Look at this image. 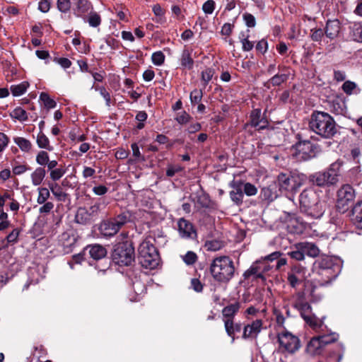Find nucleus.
Wrapping results in <instances>:
<instances>
[{
    "mask_svg": "<svg viewBox=\"0 0 362 362\" xmlns=\"http://www.w3.org/2000/svg\"><path fill=\"white\" fill-rule=\"evenodd\" d=\"M343 161L337 160L332 163L325 171L316 172L308 177L298 170H285L277 176L280 189L287 192H296L308 180V182L317 187H330L339 182L340 170Z\"/></svg>",
    "mask_w": 362,
    "mask_h": 362,
    "instance_id": "f257e3e1",
    "label": "nucleus"
},
{
    "mask_svg": "<svg viewBox=\"0 0 362 362\" xmlns=\"http://www.w3.org/2000/svg\"><path fill=\"white\" fill-rule=\"evenodd\" d=\"M312 274L321 286H325L335 279L339 274V266L332 257L321 256L313 264Z\"/></svg>",
    "mask_w": 362,
    "mask_h": 362,
    "instance_id": "f03ea898",
    "label": "nucleus"
},
{
    "mask_svg": "<svg viewBox=\"0 0 362 362\" xmlns=\"http://www.w3.org/2000/svg\"><path fill=\"white\" fill-rule=\"evenodd\" d=\"M309 127L324 139H332L337 133L334 119L328 113L324 112L314 111L312 113Z\"/></svg>",
    "mask_w": 362,
    "mask_h": 362,
    "instance_id": "7ed1b4c3",
    "label": "nucleus"
},
{
    "mask_svg": "<svg viewBox=\"0 0 362 362\" xmlns=\"http://www.w3.org/2000/svg\"><path fill=\"white\" fill-rule=\"evenodd\" d=\"M155 239L144 240L138 248V261L145 269H154L160 264V258L157 248L154 246Z\"/></svg>",
    "mask_w": 362,
    "mask_h": 362,
    "instance_id": "20e7f679",
    "label": "nucleus"
},
{
    "mask_svg": "<svg viewBox=\"0 0 362 362\" xmlns=\"http://www.w3.org/2000/svg\"><path fill=\"white\" fill-rule=\"evenodd\" d=\"M210 272L215 281L227 283L234 275L233 262L228 256L218 257L212 261L210 265Z\"/></svg>",
    "mask_w": 362,
    "mask_h": 362,
    "instance_id": "39448f33",
    "label": "nucleus"
},
{
    "mask_svg": "<svg viewBox=\"0 0 362 362\" xmlns=\"http://www.w3.org/2000/svg\"><path fill=\"white\" fill-rule=\"evenodd\" d=\"M139 218L137 214L125 211L113 218L102 221L99 226V230L103 236L112 237L117 234L124 224L133 222Z\"/></svg>",
    "mask_w": 362,
    "mask_h": 362,
    "instance_id": "423d86ee",
    "label": "nucleus"
},
{
    "mask_svg": "<svg viewBox=\"0 0 362 362\" xmlns=\"http://www.w3.org/2000/svg\"><path fill=\"white\" fill-rule=\"evenodd\" d=\"M112 262L121 267H128L134 262L135 252L131 241H124L115 245L111 253Z\"/></svg>",
    "mask_w": 362,
    "mask_h": 362,
    "instance_id": "0eeeda50",
    "label": "nucleus"
},
{
    "mask_svg": "<svg viewBox=\"0 0 362 362\" xmlns=\"http://www.w3.org/2000/svg\"><path fill=\"white\" fill-rule=\"evenodd\" d=\"M230 187L233 189L230 192V197L233 202H243L244 194L248 197L256 195L257 188L250 182H245L242 180H233L230 183Z\"/></svg>",
    "mask_w": 362,
    "mask_h": 362,
    "instance_id": "6e6552de",
    "label": "nucleus"
},
{
    "mask_svg": "<svg viewBox=\"0 0 362 362\" xmlns=\"http://www.w3.org/2000/svg\"><path fill=\"white\" fill-rule=\"evenodd\" d=\"M298 142L296 148L300 153H302V158L309 160L316 156L319 152V146L311 143L308 139L303 138L302 134L296 135Z\"/></svg>",
    "mask_w": 362,
    "mask_h": 362,
    "instance_id": "1a4fd4ad",
    "label": "nucleus"
},
{
    "mask_svg": "<svg viewBox=\"0 0 362 362\" xmlns=\"http://www.w3.org/2000/svg\"><path fill=\"white\" fill-rule=\"evenodd\" d=\"M278 341L280 346L289 353H294L300 347L299 339L288 331L278 334Z\"/></svg>",
    "mask_w": 362,
    "mask_h": 362,
    "instance_id": "9d476101",
    "label": "nucleus"
},
{
    "mask_svg": "<svg viewBox=\"0 0 362 362\" xmlns=\"http://www.w3.org/2000/svg\"><path fill=\"white\" fill-rule=\"evenodd\" d=\"M98 205H83L80 206L76 212L75 218L77 223L86 224L93 220L99 213Z\"/></svg>",
    "mask_w": 362,
    "mask_h": 362,
    "instance_id": "9b49d317",
    "label": "nucleus"
},
{
    "mask_svg": "<svg viewBox=\"0 0 362 362\" xmlns=\"http://www.w3.org/2000/svg\"><path fill=\"white\" fill-rule=\"evenodd\" d=\"M59 241L64 247V252L69 253L76 242V237L72 229H69L59 236Z\"/></svg>",
    "mask_w": 362,
    "mask_h": 362,
    "instance_id": "f8f14e48",
    "label": "nucleus"
},
{
    "mask_svg": "<svg viewBox=\"0 0 362 362\" xmlns=\"http://www.w3.org/2000/svg\"><path fill=\"white\" fill-rule=\"evenodd\" d=\"M74 14L78 18L86 19V14L93 9V5L88 0H73Z\"/></svg>",
    "mask_w": 362,
    "mask_h": 362,
    "instance_id": "ddd939ff",
    "label": "nucleus"
},
{
    "mask_svg": "<svg viewBox=\"0 0 362 362\" xmlns=\"http://www.w3.org/2000/svg\"><path fill=\"white\" fill-rule=\"evenodd\" d=\"M178 230L183 238L194 239L197 236L193 225L184 218H180L178 221Z\"/></svg>",
    "mask_w": 362,
    "mask_h": 362,
    "instance_id": "4468645a",
    "label": "nucleus"
},
{
    "mask_svg": "<svg viewBox=\"0 0 362 362\" xmlns=\"http://www.w3.org/2000/svg\"><path fill=\"white\" fill-rule=\"evenodd\" d=\"M325 37L330 40L337 38L341 30V23L338 19L328 20L324 29Z\"/></svg>",
    "mask_w": 362,
    "mask_h": 362,
    "instance_id": "2eb2a0df",
    "label": "nucleus"
},
{
    "mask_svg": "<svg viewBox=\"0 0 362 362\" xmlns=\"http://www.w3.org/2000/svg\"><path fill=\"white\" fill-rule=\"evenodd\" d=\"M86 252L95 260L101 259L107 255L106 248L99 244L87 245L83 250V254Z\"/></svg>",
    "mask_w": 362,
    "mask_h": 362,
    "instance_id": "dca6fc26",
    "label": "nucleus"
},
{
    "mask_svg": "<svg viewBox=\"0 0 362 362\" xmlns=\"http://www.w3.org/2000/svg\"><path fill=\"white\" fill-rule=\"evenodd\" d=\"M262 320L257 319L253 321L251 324L245 325L243 328V338L247 339L253 336H257L262 329Z\"/></svg>",
    "mask_w": 362,
    "mask_h": 362,
    "instance_id": "f3484780",
    "label": "nucleus"
},
{
    "mask_svg": "<svg viewBox=\"0 0 362 362\" xmlns=\"http://www.w3.org/2000/svg\"><path fill=\"white\" fill-rule=\"evenodd\" d=\"M355 197V192L350 185H343L337 192V200L339 202H352Z\"/></svg>",
    "mask_w": 362,
    "mask_h": 362,
    "instance_id": "a211bd4d",
    "label": "nucleus"
},
{
    "mask_svg": "<svg viewBox=\"0 0 362 362\" xmlns=\"http://www.w3.org/2000/svg\"><path fill=\"white\" fill-rule=\"evenodd\" d=\"M325 350L318 337H313L306 346L307 353L311 356L320 355L323 354Z\"/></svg>",
    "mask_w": 362,
    "mask_h": 362,
    "instance_id": "6ab92c4d",
    "label": "nucleus"
},
{
    "mask_svg": "<svg viewBox=\"0 0 362 362\" xmlns=\"http://www.w3.org/2000/svg\"><path fill=\"white\" fill-rule=\"evenodd\" d=\"M259 264V262H257V260L254 262L250 267L244 272V279H252V280L260 279L262 281H264L266 280V277L264 275L261 274Z\"/></svg>",
    "mask_w": 362,
    "mask_h": 362,
    "instance_id": "aec40b11",
    "label": "nucleus"
},
{
    "mask_svg": "<svg viewBox=\"0 0 362 362\" xmlns=\"http://www.w3.org/2000/svg\"><path fill=\"white\" fill-rule=\"evenodd\" d=\"M226 332L228 337H231L232 342L235 341V334L240 332L242 324L240 322L235 323L233 320H223Z\"/></svg>",
    "mask_w": 362,
    "mask_h": 362,
    "instance_id": "412c9836",
    "label": "nucleus"
},
{
    "mask_svg": "<svg viewBox=\"0 0 362 362\" xmlns=\"http://www.w3.org/2000/svg\"><path fill=\"white\" fill-rule=\"evenodd\" d=\"M299 211L313 218H318L322 215V211L318 209V205H299Z\"/></svg>",
    "mask_w": 362,
    "mask_h": 362,
    "instance_id": "4be33fe9",
    "label": "nucleus"
},
{
    "mask_svg": "<svg viewBox=\"0 0 362 362\" xmlns=\"http://www.w3.org/2000/svg\"><path fill=\"white\" fill-rule=\"evenodd\" d=\"M278 197V193L275 186H269L263 187L261 190L259 197L262 201L272 202Z\"/></svg>",
    "mask_w": 362,
    "mask_h": 362,
    "instance_id": "5701e85b",
    "label": "nucleus"
},
{
    "mask_svg": "<svg viewBox=\"0 0 362 362\" xmlns=\"http://www.w3.org/2000/svg\"><path fill=\"white\" fill-rule=\"evenodd\" d=\"M240 307V303L238 301L224 307L222 310V315L225 318L224 320H233L236 313L239 311Z\"/></svg>",
    "mask_w": 362,
    "mask_h": 362,
    "instance_id": "b1692460",
    "label": "nucleus"
},
{
    "mask_svg": "<svg viewBox=\"0 0 362 362\" xmlns=\"http://www.w3.org/2000/svg\"><path fill=\"white\" fill-rule=\"evenodd\" d=\"M298 248H300L304 255L311 257H316L320 253L319 248L312 243L304 242L298 243Z\"/></svg>",
    "mask_w": 362,
    "mask_h": 362,
    "instance_id": "393cba45",
    "label": "nucleus"
},
{
    "mask_svg": "<svg viewBox=\"0 0 362 362\" xmlns=\"http://www.w3.org/2000/svg\"><path fill=\"white\" fill-rule=\"evenodd\" d=\"M288 77L289 73L276 74L264 83V86L267 88H270V84H272V86H279L286 82Z\"/></svg>",
    "mask_w": 362,
    "mask_h": 362,
    "instance_id": "a878e982",
    "label": "nucleus"
},
{
    "mask_svg": "<svg viewBox=\"0 0 362 362\" xmlns=\"http://www.w3.org/2000/svg\"><path fill=\"white\" fill-rule=\"evenodd\" d=\"M349 37L354 41L362 42L361 23H354L349 26Z\"/></svg>",
    "mask_w": 362,
    "mask_h": 362,
    "instance_id": "bb28decb",
    "label": "nucleus"
},
{
    "mask_svg": "<svg viewBox=\"0 0 362 362\" xmlns=\"http://www.w3.org/2000/svg\"><path fill=\"white\" fill-rule=\"evenodd\" d=\"M46 175V171L44 168L38 167L31 174V179L33 185L35 186L40 185L44 180Z\"/></svg>",
    "mask_w": 362,
    "mask_h": 362,
    "instance_id": "cd10ccee",
    "label": "nucleus"
},
{
    "mask_svg": "<svg viewBox=\"0 0 362 362\" xmlns=\"http://www.w3.org/2000/svg\"><path fill=\"white\" fill-rule=\"evenodd\" d=\"M180 64L183 67L188 70H191L193 68L194 60L191 57L190 52L188 49H184L182 51Z\"/></svg>",
    "mask_w": 362,
    "mask_h": 362,
    "instance_id": "c85d7f7f",
    "label": "nucleus"
},
{
    "mask_svg": "<svg viewBox=\"0 0 362 362\" xmlns=\"http://www.w3.org/2000/svg\"><path fill=\"white\" fill-rule=\"evenodd\" d=\"M344 354V346L341 344H336L332 350H329L328 358L337 357L336 362H341Z\"/></svg>",
    "mask_w": 362,
    "mask_h": 362,
    "instance_id": "c756f323",
    "label": "nucleus"
},
{
    "mask_svg": "<svg viewBox=\"0 0 362 362\" xmlns=\"http://www.w3.org/2000/svg\"><path fill=\"white\" fill-rule=\"evenodd\" d=\"M36 142L40 148H45L50 151L53 150V147L49 145V139L42 132H40L37 134Z\"/></svg>",
    "mask_w": 362,
    "mask_h": 362,
    "instance_id": "7c9ffc66",
    "label": "nucleus"
},
{
    "mask_svg": "<svg viewBox=\"0 0 362 362\" xmlns=\"http://www.w3.org/2000/svg\"><path fill=\"white\" fill-rule=\"evenodd\" d=\"M10 116L20 122H25L28 119L27 112L21 107H16L11 112H10Z\"/></svg>",
    "mask_w": 362,
    "mask_h": 362,
    "instance_id": "2f4dec72",
    "label": "nucleus"
},
{
    "mask_svg": "<svg viewBox=\"0 0 362 362\" xmlns=\"http://www.w3.org/2000/svg\"><path fill=\"white\" fill-rule=\"evenodd\" d=\"M321 344L323 345L324 348L332 343H334L337 341L339 338V334L337 333H331L329 334H323L317 336Z\"/></svg>",
    "mask_w": 362,
    "mask_h": 362,
    "instance_id": "473e14b6",
    "label": "nucleus"
},
{
    "mask_svg": "<svg viewBox=\"0 0 362 362\" xmlns=\"http://www.w3.org/2000/svg\"><path fill=\"white\" fill-rule=\"evenodd\" d=\"M29 86L27 81H23L18 85H12L11 86V91L13 96H20L23 95Z\"/></svg>",
    "mask_w": 362,
    "mask_h": 362,
    "instance_id": "72a5a7b5",
    "label": "nucleus"
},
{
    "mask_svg": "<svg viewBox=\"0 0 362 362\" xmlns=\"http://www.w3.org/2000/svg\"><path fill=\"white\" fill-rule=\"evenodd\" d=\"M223 246V242L219 240H206L204 244L206 250L213 252L221 250Z\"/></svg>",
    "mask_w": 362,
    "mask_h": 362,
    "instance_id": "f704fd0d",
    "label": "nucleus"
},
{
    "mask_svg": "<svg viewBox=\"0 0 362 362\" xmlns=\"http://www.w3.org/2000/svg\"><path fill=\"white\" fill-rule=\"evenodd\" d=\"M132 289L136 296H139L146 293V287L145 284L140 279L135 278V279L132 281Z\"/></svg>",
    "mask_w": 362,
    "mask_h": 362,
    "instance_id": "c9c22d12",
    "label": "nucleus"
},
{
    "mask_svg": "<svg viewBox=\"0 0 362 362\" xmlns=\"http://www.w3.org/2000/svg\"><path fill=\"white\" fill-rule=\"evenodd\" d=\"M307 324H308L313 329H318L320 328L323 325L324 318L319 319L315 315H308L303 318Z\"/></svg>",
    "mask_w": 362,
    "mask_h": 362,
    "instance_id": "e433bc0d",
    "label": "nucleus"
},
{
    "mask_svg": "<svg viewBox=\"0 0 362 362\" xmlns=\"http://www.w3.org/2000/svg\"><path fill=\"white\" fill-rule=\"evenodd\" d=\"M14 142L18 145L21 151L28 152L32 148L31 142L23 137L14 138Z\"/></svg>",
    "mask_w": 362,
    "mask_h": 362,
    "instance_id": "4c0bfd02",
    "label": "nucleus"
},
{
    "mask_svg": "<svg viewBox=\"0 0 362 362\" xmlns=\"http://www.w3.org/2000/svg\"><path fill=\"white\" fill-rule=\"evenodd\" d=\"M84 21L88 22L90 26L96 28L100 25L101 18L98 13L95 11H90L89 13L88 18L86 17V19L84 20Z\"/></svg>",
    "mask_w": 362,
    "mask_h": 362,
    "instance_id": "58836bf2",
    "label": "nucleus"
},
{
    "mask_svg": "<svg viewBox=\"0 0 362 362\" xmlns=\"http://www.w3.org/2000/svg\"><path fill=\"white\" fill-rule=\"evenodd\" d=\"M40 100L43 103L45 107L47 109L54 108L57 105V103L50 98L48 93L42 92L40 95Z\"/></svg>",
    "mask_w": 362,
    "mask_h": 362,
    "instance_id": "ea45409f",
    "label": "nucleus"
},
{
    "mask_svg": "<svg viewBox=\"0 0 362 362\" xmlns=\"http://www.w3.org/2000/svg\"><path fill=\"white\" fill-rule=\"evenodd\" d=\"M351 215L353 220L358 223L362 228V205H354Z\"/></svg>",
    "mask_w": 362,
    "mask_h": 362,
    "instance_id": "a19ab883",
    "label": "nucleus"
},
{
    "mask_svg": "<svg viewBox=\"0 0 362 362\" xmlns=\"http://www.w3.org/2000/svg\"><path fill=\"white\" fill-rule=\"evenodd\" d=\"M325 36V30L322 28H313L310 30V38L314 42H322Z\"/></svg>",
    "mask_w": 362,
    "mask_h": 362,
    "instance_id": "79ce46f5",
    "label": "nucleus"
},
{
    "mask_svg": "<svg viewBox=\"0 0 362 362\" xmlns=\"http://www.w3.org/2000/svg\"><path fill=\"white\" fill-rule=\"evenodd\" d=\"M305 278L295 275L291 272H288L287 281L289 285L293 288H297L303 281Z\"/></svg>",
    "mask_w": 362,
    "mask_h": 362,
    "instance_id": "37998d69",
    "label": "nucleus"
},
{
    "mask_svg": "<svg viewBox=\"0 0 362 362\" xmlns=\"http://www.w3.org/2000/svg\"><path fill=\"white\" fill-rule=\"evenodd\" d=\"M250 124L254 127H257L259 125V122L262 117L261 110L259 108L254 109L250 113Z\"/></svg>",
    "mask_w": 362,
    "mask_h": 362,
    "instance_id": "c03bdc74",
    "label": "nucleus"
},
{
    "mask_svg": "<svg viewBox=\"0 0 362 362\" xmlns=\"http://www.w3.org/2000/svg\"><path fill=\"white\" fill-rule=\"evenodd\" d=\"M51 190L52 194L57 198V200L59 202H65L66 194H65L62 189L57 185L55 184L54 186L51 187Z\"/></svg>",
    "mask_w": 362,
    "mask_h": 362,
    "instance_id": "a18cd8bd",
    "label": "nucleus"
},
{
    "mask_svg": "<svg viewBox=\"0 0 362 362\" xmlns=\"http://www.w3.org/2000/svg\"><path fill=\"white\" fill-rule=\"evenodd\" d=\"M292 306L294 308L300 306L302 303H303L305 300V293L303 291L297 292L295 295L292 296Z\"/></svg>",
    "mask_w": 362,
    "mask_h": 362,
    "instance_id": "49530a36",
    "label": "nucleus"
},
{
    "mask_svg": "<svg viewBox=\"0 0 362 362\" xmlns=\"http://www.w3.org/2000/svg\"><path fill=\"white\" fill-rule=\"evenodd\" d=\"M289 272L295 275L302 276L303 278H305L306 268L299 263H296L292 265Z\"/></svg>",
    "mask_w": 362,
    "mask_h": 362,
    "instance_id": "de8ad7c7",
    "label": "nucleus"
},
{
    "mask_svg": "<svg viewBox=\"0 0 362 362\" xmlns=\"http://www.w3.org/2000/svg\"><path fill=\"white\" fill-rule=\"evenodd\" d=\"M249 36H245L244 33H240V40L243 45V50L249 52L254 47V43L248 40Z\"/></svg>",
    "mask_w": 362,
    "mask_h": 362,
    "instance_id": "09e8293b",
    "label": "nucleus"
},
{
    "mask_svg": "<svg viewBox=\"0 0 362 362\" xmlns=\"http://www.w3.org/2000/svg\"><path fill=\"white\" fill-rule=\"evenodd\" d=\"M315 193L313 190L305 189L299 196V204H308L311 202V197H314Z\"/></svg>",
    "mask_w": 362,
    "mask_h": 362,
    "instance_id": "8fccbe9b",
    "label": "nucleus"
},
{
    "mask_svg": "<svg viewBox=\"0 0 362 362\" xmlns=\"http://www.w3.org/2000/svg\"><path fill=\"white\" fill-rule=\"evenodd\" d=\"M71 6V0H57V9L64 13H66L70 11Z\"/></svg>",
    "mask_w": 362,
    "mask_h": 362,
    "instance_id": "3c124183",
    "label": "nucleus"
},
{
    "mask_svg": "<svg viewBox=\"0 0 362 362\" xmlns=\"http://www.w3.org/2000/svg\"><path fill=\"white\" fill-rule=\"evenodd\" d=\"M214 74V69L212 68H206L202 72V81L204 82V87L211 80Z\"/></svg>",
    "mask_w": 362,
    "mask_h": 362,
    "instance_id": "603ef678",
    "label": "nucleus"
},
{
    "mask_svg": "<svg viewBox=\"0 0 362 362\" xmlns=\"http://www.w3.org/2000/svg\"><path fill=\"white\" fill-rule=\"evenodd\" d=\"M197 255L192 251H188L184 256H182V260L187 265H192L197 260Z\"/></svg>",
    "mask_w": 362,
    "mask_h": 362,
    "instance_id": "864d4df0",
    "label": "nucleus"
},
{
    "mask_svg": "<svg viewBox=\"0 0 362 362\" xmlns=\"http://www.w3.org/2000/svg\"><path fill=\"white\" fill-rule=\"evenodd\" d=\"M296 309L300 312V316L303 318H305V317L310 315V313H311V306L307 301H305Z\"/></svg>",
    "mask_w": 362,
    "mask_h": 362,
    "instance_id": "5fc2aeb1",
    "label": "nucleus"
},
{
    "mask_svg": "<svg viewBox=\"0 0 362 362\" xmlns=\"http://www.w3.org/2000/svg\"><path fill=\"white\" fill-rule=\"evenodd\" d=\"M284 217H281V218H284L285 221H295L296 223L300 221V216L297 211H284Z\"/></svg>",
    "mask_w": 362,
    "mask_h": 362,
    "instance_id": "6e6d98bb",
    "label": "nucleus"
},
{
    "mask_svg": "<svg viewBox=\"0 0 362 362\" xmlns=\"http://www.w3.org/2000/svg\"><path fill=\"white\" fill-rule=\"evenodd\" d=\"M288 255H289L291 259L296 261H302L305 258L304 252H303L300 248H298V244L296 245V250L288 252Z\"/></svg>",
    "mask_w": 362,
    "mask_h": 362,
    "instance_id": "4d7b16f0",
    "label": "nucleus"
},
{
    "mask_svg": "<svg viewBox=\"0 0 362 362\" xmlns=\"http://www.w3.org/2000/svg\"><path fill=\"white\" fill-rule=\"evenodd\" d=\"M151 59L155 65L160 66L164 63L165 55L161 51H158L153 53Z\"/></svg>",
    "mask_w": 362,
    "mask_h": 362,
    "instance_id": "13d9d810",
    "label": "nucleus"
},
{
    "mask_svg": "<svg viewBox=\"0 0 362 362\" xmlns=\"http://www.w3.org/2000/svg\"><path fill=\"white\" fill-rule=\"evenodd\" d=\"M212 210V205H198L196 209V212L199 213L200 215H203L204 216H209Z\"/></svg>",
    "mask_w": 362,
    "mask_h": 362,
    "instance_id": "bf43d9fd",
    "label": "nucleus"
},
{
    "mask_svg": "<svg viewBox=\"0 0 362 362\" xmlns=\"http://www.w3.org/2000/svg\"><path fill=\"white\" fill-rule=\"evenodd\" d=\"M192 117L186 112L178 113L175 119L180 124H185L190 121Z\"/></svg>",
    "mask_w": 362,
    "mask_h": 362,
    "instance_id": "052dcab7",
    "label": "nucleus"
},
{
    "mask_svg": "<svg viewBox=\"0 0 362 362\" xmlns=\"http://www.w3.org/2000/svg\"><path fill=\"white\" fill-rule=\"evenodd\" d=\"M49 160V155L45 151H40L36 156V162L40 165H45Z\"/></svg>",
    "mask_w": 362,
    "mask_h": 362,
    "instance_id": "680f3d73",
    "label": "nucleus"
},
{
    "mask_svg": "<svg viewBox=\"0 0 362 362\" xmlns=\"http://www.w3.org/2000/svg\"><path fill=\"white\" fill-rule=\"evenodd\" d=\"M243 18L247 27L254 28L256 25V20L252 14L245 13L243 15Z\"/></svg>",
    "mask_w": 362,
    "mask_h": 362,
    "instance_id": "e2e57ef3",
    "label": "nucleus"
},
{
    "mask_svg": "<svg viewBox=\"0 0 362 362\" xmlns=\"http://www.w3.org/2000/svg\"><path fill=\"white\" fill-rule=\"evenodd\" d=\"M189 98L192 104H198L202 98V90L194 89L191 92Z\"/></svg>",
    "mask_w": 362,
    "mask_h": 362,
    "instance_id": "0e129e2a",
    "label": "nucleus"
},
{
    "mask_svg": "<svg viewBox=\"0 0 362 362\" xmlns=\"http://www.w3.org/2000/svg\"><path fill=\"white\" fill-rule=\"evenodd\" d=\"M183 170H184V168L179 165H169L166 170V175L168 177H171L174 176L175 175V173H180V172L182 171Z\"/></svg>",
    "mask_w": 362,
    "mask_h": 362,
    "instance_id": "69168bd1",
    "label": "nucleus"
},
{
    "mask_svg": "<svg viewBox=\"0 0 362 362\" xmlns=\"http://www.w3.org/2000/svg\"><path fill=\"white\" fill-rule=\"evenodd\" d=\"M214 8L215 2L214 0H208L202 6V10L206 14H211Z\"/></svg>",
    "mask_w": 362,
    "mask_h": 362,
    "instance_id": "338daca9",
    "label": "nucleus"
},
{
    "mask_svg": "<svg viewBox=\"0 0 362 362\" xmlns=\"http://www.w3.org/2000/svg\"><path fill=\"white\" fill-rule=\"evenodd\" d=\"M65 173V170L63 168H55L50 171V178L53 181L59 180Z\"/></svg>",
    "mask_w": 362,
    "mask_h": 362,
    "instance_id": "774afa93",
    "label": "nucleus"
}]
</instances>
